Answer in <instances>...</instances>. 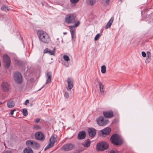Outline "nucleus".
I'll return each instance as SVG.
<instances>
[{"mask_svg": "<svg viewBox=\"0 0 153 153\" xmlns=\"http://www.w3.org/2000/svg\"><path fill=\"white\" fill-rule=\"evenodd\" d=\"M37 34L40 41L45 43H49L50 38L47 33L42 30H39Z\"/></svg>", "mask_w": 153, "mask_h": 153, "instance_id": "obj_1", "label": "nucleus"}, {"mask_svg": "<svg viewBox=\"0 0 153 153\" xmlns=\"http://www.w3.org/2000/svg\"><path fill=\"white\" fill-rule=\"evenodd\" d=\"M111 143L115 145H120L123 143V140L121 137L117 134H113L110 138Z\"/></svg>", "mask_w": 153, "mask_h": 153, "instance_id": "obj_2", "label": "nucleus"}, {"mask_svg": "<svg viewBox=\"0 0 153 153\" xmlns=\"http://www.w3.org/2000/svg\"><path fill=\"white\" fill-rule=\"evenodd\" d=\"M76 16L74 13L67 14L65 18V22L68 24L73 23L76 22Z\"/></svg>", "mask_w": 153, "mask_h": 153, "instance_id": "obj_3", "label": "nucleus"}, {"mask_svg": "<svg viewBox=\"0 0 153 153\" xmlns=\"http://www.w3.org/2000/svg\"><path fill=\"white\" fill-rule=\"evenodd\" d=\"M26 144L27 146H31L34 149H38L40 147V144L34 140H28L26 142Z\"/></svg>", "mask_w": 153, "mask_h": 153, "instance_id": "obj_4", "label": "nucleus"}, {"mask_svg": "<svg viewBox=\"0 0 153 153\" xmlns=\"http://www.w3.org/2000/svg\"><path fill=\"white\" fill-rule=\"evenodd\" d=\"M56 138L57 135L55 134H53L52 136L49 139V143L45 148L44 149L45 150H46L54 146V143L57 141Z\"/></svg>", "mask_w": 153, "mask_h": 153, "instance_id": "obj_5", "label": "nucleus"}, {"mask_svg": "<svg viewBox=\"0 0 153 153\" xmlns=\"http://www.w3.org/2000/svg\"><path fill=\"white\" fill-rule=\"evenodd\" d=\"M4 65V67L7 69L10 66L11 60L9 56L7 54H5L3 56Z\"/></svg>", "mask_w": 153, "mask_h": 153, "instance_id": "obj_6", "label": "nucleus"}, {"mask_svg": "<svg viewBox=\"0 0 153 153\" xmlns=\"http://www.w3.org/2000/svg\"><path fill=\"white\" fill-rule=\"evenodd\" d=\"M108 144L105 142H102L97 144V148L98 150L103 151L108 149Z\"/></svg>", "mask_w": 153, "mask_h": 153, "instance_id": "obj_7", "label": "nucleus"}, {"mask_svg": "<svg viewBox=\"0 0 153 153\" xmlns=\"http://www.w3.org/2000/svg\"><path fill=\"white\" fill-rule=\"evenodd\" d=\"M108 120H104L102 116L99 117L97 120V124L100 126H104L108 122Z\"/></svg>", "mask_w": 153, "mask_h": 153, "instance_id": "obj_8", "label": "nucleus"}, {"mask_svg": "<svg viewBox=\"0 0 153 153\" xmlns=\"http://www.w3.org/2000/svg\"><path fill=\"white\" fill-rule=\"evenodd\" d=\"M2 89L4 92H8L10 90V85L7 82L3 81L1 85Z\"/></svg>", "mask_w": 153, "mask_h": 153, "instance_id": "obj_9", "label": "nucleus"}, {"mask_svg": "<svg viewBox=\"0 0 153 153\" xmlns=\"http://www.w3.org/2000/svg\"><path fill=\"white\" fill-rule=\"evenodd\" d=\"M74 145L72 144H67L64 145L62 147V149L65 151H69L73 149Z\"/></svg>", "mask_w": 153, "mask_h": 153, "instance_id": "obj_10", "label": "nucleus"}, {"mask_svg": "<svg viewBox=\"0 0 153 153\" xmlns=\"http://www.w3.org/2000/svg\"><path fill=\"white\" fill-rule=\"evenodd\" d=\"M67 82L68 85L66 86V88L68 91H71L74 86L73 79L71 77H69L68 79Z\"/></svg>", "mask_w": 153, "mask_h": 153, "instance_id": "obj_11", "label": "nucleus"}, {"mask_svg": "<svg viewBox=\"0 0 153 153\" xmlns=\"http://www.w3.org/2000/svg\"><path fill=\"white\" fill-rule=\"evenodd\" d=\"M35 137L36 140L43 141L45 139V137L41 132H38L35 134Z\"/></svg>", "mask_w": 153, "mask_h": 153, "instance_id": "obj_12", "label": "nucleus"}, {"mask_svg": "<svg viewBox=\"0 0 153 153\" xmlns=\"http://www.w3.org/2000/svg\"><path fill=\"white\" fill-rule=\"evenodd\" d=\"M104 117L106 118H110L114 116L113 112L112 111H108L103 112Z\"/></svg>", "mask_w": 153, "mask_h": 153, "instance_id": "obj_13", "label": "nucleus"}, {"mask_svg": "<svg viewBox=\"0 0 153 153\" xmlns=\"http://www.w3.org/2000/svg\"><path fill=\"white\" fill-rule=\"evenodd\" d=\"M88 132L90 137H94L96 134V130L92 128H89L88 129Z\"/></svg>", "mask_w": 153, "mask_h": 153, "instance_id": "obj_14", "label": "nucleus"}, {"mask_svg": "<svg viewBox=\"0 0 153 153\" xmlns=\"http://www.w3.org/2000/svg\"><path fill=\"white\" fill-rule=\"evenodd\" d=\"M111 131V129L109 127H107L101 131L102 134L103 135H108Z\"/></svg>", "mask_w": 153, "mask_h": 153, "instance_id": "obj_15", "label": "nucleus"}, {"mask_svg": "<svg viewBox=\"0 0 153 153\" xmlns=\"http://www.w3.org/2000/svg\"><path fill=\"white\" fill-rule=\"evenodd\" d=\"M85 131H80L78 134V138L79 140L83 139L85 137Z\"/></svg>", "mask_w": 153, "mask_h": 153, "instance_id": "obj_16", "label": "nucleus"}, {"mask_svg": "<svg viewBox=\"0 0 153 153\" xmlns=\"http://www.w3.org/2000/svg\"><path fill=\"white\" fill-rule=\"evenodd\" d=\"M100 91L101 94L102 95H104V86L103 84L100 82H98Z\"/></svg>", "mask_w": 153, "mask_h": 153, "instance_id": "obj_17", "label": "nucleus"}, {"mask_svg": "<svg viewBox=\"0 0 153 153\" xmlns=\"http://www.w3.org/2000/svg\"><path fill=\"white\" fill-rule=\"evenodd\" d=\"M43 52L44 53H48L51 55H54L55 54L54 50L51 51L48 49V48H45Z\"/></svg>", "mask_w": 153, "mask_h": 153, "instance_id": "obj_18", "label": "nucleus"}, {"mask_svg": "<svg viewBox=\"0 0 153 153\" xmlns=\"http://www.w3.org/2000/svg\"><path fill=\"white\" fill-rule=\"evenodd\" d=\"M7 105L9 108H12L15 106L14 102L12 100H10L8 101Z\"/></svg>", "mask_w": 153, "mask_h": 153, "instance_id": "obj_19", "label": "nucleus"}, {"mask_svg": "<svg viewBox=\"0 0 153 153\" xmlns=\"http://www.w3.org/2000/svg\"><path fill=\"white\" fill-rule=\"evenodd\" d=\"M24 153H33L32 149L30 147H27L25 148L23 151Z\"/></svg>", "mask_w": 153, "mask_h": 153, "instance_id": "obj_20", "label": "nucleus"}, {"mask_svg": "<svg viewBox=\"0 0 153 153\" xmlns=\"http://www.w3.org/2000/svg\"><path fill=\"white\" fill-rule=\"evenodd\" d=\"M15 63L19 67L23 66L24 63L22 61L16 59L15 60Z\"/></svg>", "mask_w": 153, "mask_h": 153, "instance_id": "obj_21", "label": "nucleus"}, {"mask_svg": "<svg viewBox=\"0 0 153 153\" xmlns=\"http://www.w3.org/2000/svg\"><path fill=\"white\" fill-rule=\"evenodd\" d=\"M91 143V141L89 139H88L85 141L84 143H83L82 144L84 147H88L90 146Z\"/></svg>", "mask_w": 153, "mask_h": 153, "instance_id": "obj_22", "label": "nucleus"}, {"mask_svg": "<svg viewBox=\"0 0 153 153\" xmlns=\"http://www.w3.org/2000/svg\"><path fill=\"white\" fill-rule=\"evenodd\" d=\"M22 77H14L15 82L18 84L21 83L22 81Z\"/></svg>", "mask_w": 153, "mask_h": 153, "instance_id": "obj_23", "label": "nucleus"}, {"mask_svg": "<svg viewBox=\"0 0 153 153\" xmlns=\"http://www.w3.org/2000/svg\"><path fill=\"white\" fill-rule=\"evenodd\" d=\"M1 9L2 11L5 12H7L9 10L8 7L5 5H3L1 6Z\"/></svg>", "mask_w": 153, "mask_h": 153, "instance_id": "obj_24", "label": "nucleus"}, {"mask_svg": "<svg viewBox=\"0 0 153 153\" xmlns=\"http://www.w3.org/2000/svg\"><path fill=\"white\" fill-rule=\"evenodd\" d=\"M70 32L71 33L75 32L74 27L73 25L70 26L69 27Z\"/></svg>", "mask_w": 153, "mask_h": 153, "instance_id": "obj_25", "label": "nucleus"}, {"mask_svg": "<svg viewBox=\"0 0 153 153\" xmlns=\"http://www.w3.org/2000/svg\"><path fill=\"white\" fill-rule=\"evenodd\" d=\"M95 2V0H88L87 1V3L88 4L91 6Z\"/></svg>", "mask_w": 153, "mask_h": 153, "instance_id": "obj_26", "label": "nucleus"}, {"mask_svg": "<svg viewBox=\"0 0 153 153\" xmlns=\"http://www.w3.org/2000/svg\"><path fill=\"white\" fill-rule=\"evenodd\" d=\"M106 67L105 65H103L101 66V72L102 73L104 74L106 70Z\"/></svg>", "mask_w": 153, "mask_h": 153, "instance_id": "obj_27", "label": "nucleus"}, {"mask_svg": "<svg viewBox=\"0 0 153 153\" xmlns=\"http://www.w3.org/2000/svg\"><path fill=\"white\" fill-rule=\"evenodd\" d=\"M13 76H22L20 72L18 71L15 72L13 74Z\"/></svg>", "mask_w": 153, "mask_h": 153, "instance_id": "obj_28", "label": "nucleus"}, {"mask_svg": "<svg viewBox=\"0 0 153 153\" xmlns=\"http://www.w3.org/2000/svg\"><path fill=\"white\" fill-rule=\"evenodd\" d=\"M71 33V35L72 40L75 41L76 38L75 34V32Z\"/></svg>", "mask_w": 153, "mask_h": 153, "instance_id": "obj_29", "label": "nucleus"}, {"mask_svg": "<svg viewBox=\"0 0 153 153\" xmlns=\"http://www.w3.org/2000/svg\"><path fill=\"white\" fill-rule=\"evenodd\" d=\"M23 114L24 116H27L28 115V112L27 110L25 108L23 109Z\"/></svg>", "mask_w": 153, "mask_h": 153, "instance_id": "obj_30", "label": "nucleus"}, {"mask_svg": "<svg viewBox=\"0 0 153 153\" xmlns=\"http://www.w3.org/2000/svg\"><path fill=\"white\" fill-rule=\"evenodd\" d=\"M64 59L66 61H68L70 59L68 56L66 55H64L63 57Z\"/></svg>", "mask_w": 153, "mask_h": 153, "instance_id": "obj_31", "label": "nucleus"}, {"mask_svg": "<svg viewBox=\"0 0 153 153\" xmlns=\"http://www.w3.org/2000/svg\"><path fill=\"white\" fill-rule=\"evenodd\" d=\"M114 19V17L112 16L111 17V18L109 20V21H108V22L110 24H111V25L113 22Z\"/></svg>", "mask_w": 153, "mask_h": 153, "instance_id": "obj_32", "label": "nucleus"}, {"mask_svg": "<svg viewBox=\"0 0 153 153\" xmlns=\"http://www.w3.org/2000/svg\"><path fill=\"white\" fill-rule=\"evenodd\" d=\"M80 24V22L79 21H77L75 24L73 25L75 27H77Z\"/></svg>", "mask_w": 153, "mask_h": 153, "instance_id": "obj_33", "label": "nucleus"}, {"mask_svg": "<svg viewBox=\"0 0 153 153\" xmlns=\"http://www.w3.org/2000/svg\"><path fill=\"white\" fill-rule=\"evenodd\" d=\"M100 36V33L97 34L95 36V37L94 38V40L95 41L97 40L98 39H99V38Z\"/></svg>", "mask_w": 153, "mask_h": 153, "instance_id": "obj_34", "label": "nucleus"}, {"mask_svg": "<svg viewBox=\"0 0 153 153\" xmlns=\"http://www.w3.org/2000/svg\"><path fill=\"white\" fill-rule=\"evenodd\" d=\"M51 77H48L46 83L48 84L50 83L51 81Z\"/></svg>", "mask_w": 153, "mask_h": 153, "instance_id": "obj_35", "label": "nucleus"}, {"mask_svg": "<svg viewBox=\"0 0 153 153\" xmlns=\"http://www.w3.org/2000/svg\"><path fill=\"white\" fill-rule=\"evenodd\" d=\"M34 128L36 129H40L41 128V127L37 125H35L34 126Z\"/></svg>", "mask_w": 153, "mask_h": 153, "instance_id": "obj_36", "label": "nucleus"}, {"mask_svg": "<svg viewBox=\"0 0 153 153\" xmlns=\"http://www.w3.org/2000/svg\"><path fill=\"white\" fill-rule=\"evenodd\" d=\"M79 0H70V1L72 3H76L78 2Z\"/></svg>", "mask_w": 153, "mask_h": 153, "instance_id": "obj_37", "label": "nucleus"}, {"mask_svg": "<svg viewBox=\"0 0 153 153\" xmlns=\"http://www.w3.org/2000/svg\"><path fill=\"white\" fill-rule=\"evenodd\" d=\"M111 25V24H110L108 22L105 26V29H107L108 28L110 27Z\"/></svg>", "mask_w": 153, "mask_h": 153, "instance_id": "obj_38", "label": "nucleus"}, {"mask_svg": "<svg viewBox=\"0 0 153 153\" xmlns=\"http://www.w3.org/2000/svg\"><path fill=\"white\" fill-rule=\"evenodd\" d=\"M64 96L65 97L68 98L69 97V94L67 92H65L64 94Z\"/></svg>", "mask_w": 153, "mask_h": 153, "instance_id": "obj_39", "label": "nucleus"}, {"mask_svg": "<svg viewBox=\"0 0 153 153\" xmlns=\"http://www.w3.org/2000/svg\"><path fill=\"white\" fill-rule=\"evenodd\" d=\"M151 60L150 58H147L146 59L145 62L146 63H149Z\"/></svg>", "mask_w": 153, "mask_h": 153, "instance_id": "obj_40", "label": "nucleus"}, {"mask_svg": "<svg viewBox=\"0 0 153 153\" xmlns=\"http://www.w3.org/2000/svg\"><path fill=\"white\" fill-rule=\"evenodd\" d=\"M143 57H145L146 56V54L144 51H142L141 53Z\"/></svg>", "mask_w": 153, "mask_h": 153, "instance_id": "obj_41", "label": "nucleus"}, {"mask_svg": "<svg viewBox=\"0 0 153 153\" xmlns=\"http://www.w3.org/2000/svg\"><path fill=\"white\" fill-rule=\"evenodd\" d=\"M51 73L50 72H48L47 74V76H51Z\"/></svg>", "mask_w": 153, "mask_h": 153, "instance_id": "obj_42", "label": "nucleus"}, {"mask_svg": "<svg viewBox=\"0 0 153 153\" xmlns=\"http://www.w3.org/2000/svg\"><path fill=\"white\" fill-rule=\"evenodd\" d=\"M16 111L15 109H13L12 110H11L10 112V114L11 115H12L13 114V113L14 111Z\"/></svg>", "mask_w": 153, "mask_h": 153, "instance_id": "obj_43", "label": "nucleus"}, {"mask_svg": "<svg viewBox=\"0 0 153 153\" xmlns=\"http://www.w3.org/2000/svg\"><path fill=\"white\" fill-rule=\"evenodd\" d=\"M40 120V119L39 118H37L35 120V122L36 123H38Z\"/></svg>", "mask_w": 153, "mask_h": 153, "instance_id": "obj_44", "label": "nucleus"}, {"mask_svg": "<svg viewBox=\"0 0 153 153\" xmlns=\"http://www.w3.org/2000/svg\"><path fill=\"white\" fill-rule=\"evenodd\" d=\"M29 102V100H26L25 103L24 104L25 105H26L27 103H28Z\"/></svg>", "mask_w": 153, "mask_h": 153, "instance_id": "obj_45", "label": "nucleus"}, {"mask_svg": "<svg viewBox=\"0 0 153 153\" xmlns=\"http://www.w3.org/2000/svg\"><path fill=\"white\" fill-rule=\"evenodd\" d=\"M147 56H151V54L149 51H147Z\"/></svg>", "mask_w": 153, "mask_h": 153, "instance_id": "obj_46", "label": "nucleus"}, {"mask_svg": "<svg viewBox=\"0 0 153 153\" xmlns=\"http://www.w3.org/2000/svg\"><path fill=\"white\" fill-rule=\"evenodd\" d=\"M110 1V0H106V3L107 4H108Z\"/></svg>", "mask_w": 153, "mask_h": 153, "instance_id": "obj_47", "label": "nucleus"}, {"mask_svg": "<svg viewBox=\"0 0 153 153\" xmlns=\"http://www.w3.org/2000/svg\"><path fill=\"white\" fill-rule=\"evenodd\" d=\"M108 153H115V152L114 150H111L108 152Z\"/></svg>", "mask_w": 153, "mask_h": 153, "instance_id": "obj_48", "label": "nucleus"}, {"mask_svg": "<svg viewBox=\"0 0 153 153\" xmlns=\"http://www.w3.org/2000/svg\"><path fill=\"white\" fill-rule=\"evenodd\" d=\"M34 81L33 79V78H31L30 80V82H33Z\"/></svg>", "mask_w": 153, "mask_h": 153, "instance_id": "obj_49", "label": "nucleus"}, {"mask_svg": "<svg viewBox=\"0 0 153 153\" xmlns=\"http://www.w3.org/2000/svg\"><path fill=\"white\" fill-rule=\"evenodd\" d=\"M151 56H147L146 58H150L151 59Z\"/></svg>", "mask_w": 153, "mask_h": 153, "instance_id": "obj_50", "label": "nucleus"}, {"mask_svg": "<svg viewBox=\"0 0 153 153\" xmlns=\"http://www.w3.org/2000/svg\"><path fill=\"white\" fill-rule=\"evenodd\" d=\"M63 34L64 35H66L67 34V32H64L63 33Z\"/></svg>", "mask_w": 153, "mask_h": 153, "instance_id": "obj_51", "label": "nucleus"}, {"mask_svg": "<svg viewBox=\"0 0 153 153\" xmlns=\"http://www.w3.org/2000/svg\"><path fill=\"white\" fill-rule=\"evenodd\" d=\"M2 104V103L1 102H0V104Z\"/></svg>", "mask_w": 153, "mask_h": 153, "instance_id": "obj_52", "label": "nucleus"}, {"mask_svg": "<svg viewBox=\"0 0 153 153\" xmlns=\"http://www.w3.org/2000/svg\"><path fill=\"white\" fill-rule=\"evenodd\" d=\"M73 117H75V116L74 115H73Z\"/></svg>", "mask_w": 153, "mask_h": 153, "instance_id": "obj_53", "label": "nucleus"}, {"mask_svg": "<svg viewBox=\"0 0 153 153\" xmlns=\"http://www.w3.org/2000/svg\"><path fill=\"white\" fill-rule=\"evenodd\" d=\"M55 50V48L54 49V50Z\"/></svg>", "mask_w": 153, "mask_h": 153, "instance_id": "obj_54", "label": "nucleus"}, {"mask_svg": "<svg viewBox=\"0 0 153 153\" xmlns=\"http://www.w3.org/2000/svg\"><path fill=\"white\" fill-rule=\"evenodd\" d=\"M121 1H122V0H120Z\"/></svg>", "mask_w": 153, "mask_h": 153, "instance_id": "obj_55", "label": "nucleus"}]
</instances>
